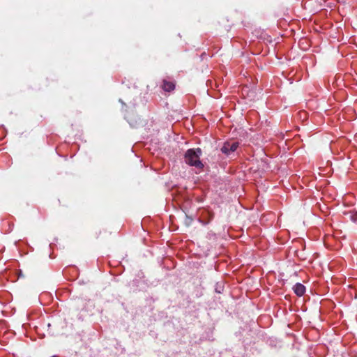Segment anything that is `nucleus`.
<instances>
[{"label":"nucleus","mask_w":357,"mask_h":357,"mask_svg":"<svg viewBox=\"0 0 357 357\" xmlns=\"http://www.w3.org/2000/svg\"><path fill=\"white\" fill-rule=\"evenodd\" d=\"M162 88L164 91L169 92L174 89L175 84L173 82L163 80Z\"/></svg>","instance_id":"obj_4"},{"label":"nucleus","mask_w":357,"mask_h":357,"mask_svg":"<svg viewBox=\"0 0 357 357\" xmlns=\"http://www.w3.org/2000/svg\"><path fill=\"white\" fill-rule=\"evenodd\" d=\"M202 151L199 148L197 149H189L185 154V161L190 166H195L198 169H202L204 165L200 160Z\"/></svg>","instance_id":"obj_1"},{"label":"nucleus","mask_w":357,"mask_h":357,"mask_svg":"<svg viewBox=\"0 0 357 357\" xmlns=\"http://www.w3.org/2000/svg\"><path fill=\"white\" fill-rule=\"evenodd\" d=\"M350 219L357 224V211L352 212L350 214Z\"/></svg>","instance_id":"obj_5"},{"label":"nucleus","mask_w":357,"mask_h":357,"mask_svg":"<svg viewBox=\"0 0 357 357\" xmlns=\"http://www.w3.org/2000/svg\"><path fill=\"white\" fill-rule=\"evenodd\" d=\"M293 289L294 293L298 296H302L305 292V287L301 283H296Z\"/></svg>","instance_id":"obj_3"},{"label":"nucleus","mask_w":357,"mask_h":357,"mask_svg":"<svg viewBox=\"0 0 357 357\" xmlns=\"http://www.w3.org/2000/svg\"><path fill=\"white\" fill-rule=\"evenodd\" d=\"M52 357H59V356H52Z\"/></svg>","instance_id":"obj_6"},{"label":"nucleus","mask_w":357,"mask_h":357,"mask_svg":"<svg viewBox=\"0 0 357 357\" xmlns=\"http://www.w3.org/2000/svg\"><path fill=\"white\" fill-rule=\"evenodd\" d=\"M238 147V142H225L221 148V151L226 155H229L234 152Z\"/></svg>","instance_id":"obj_2"}]
</instances>
